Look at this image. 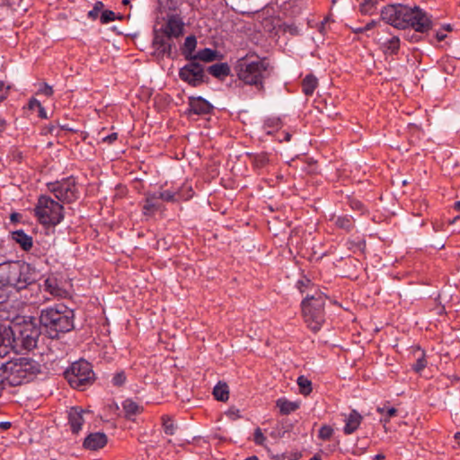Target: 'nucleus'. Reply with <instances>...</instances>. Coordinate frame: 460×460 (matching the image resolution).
Listing matches in <instances>:
<instances>
[{
    "mask_svg": "<svg viewBox=\"0 0 460 460\" xmlns=\"http://www.w3.org/2000/svg\"><path fill=\"white\" fill-rule=\"evenodd\" d=\"M381 18L393 27L402 30L411 27L423 33L431 28V21L427 13L416 5L389 4L382 9Z\"/></svg>",
    "mask_w": 460,
    "mask_h": 460,
    "instance_id": "f257e3e1",
    "label": "nucleus"
},
{
    "mask_svg": "<svg viewBox=\"0 0 460 460\" xmlns=\"http://www.w3.org/2000/svg\"><path fill=\"white\" fill-rule=\"evenodd\" d=\"M39 272L30 263L22 261H5L0 263V285L12 287L21 291L30 288L40 291V285L37 283Z\"/></svg>",
    "mask_w": 460,
    "mask_h": 460,
    "instance_id": "f03ea898",
    "label": "nucleus"
},
{
    "mask_svg": "<svg viewBox=\"0 0 460 460\" xmlns=\"http://www.w3.org/2000/svg\"><path fill=\"white\" fill-rule=\"evenodd\" d=\"M74 321V310L64 304L43 308L39 317L42 333L52 340L59 339L61 334L72 331L75 328Z\"/></svg>",
    "mask_w": 460,
    "mask_h": 460,
    "instance_id": "7ed1b4c3",
    "label": "nucleus"
},
{
    "mask_svg": "<svg viewBox=\"0 0 460 460\" xmlns=\"http://www.w3.org/2000/svg\"><path fill=\"white\" fill-rule=\"evenodd\" d=\"M40 373V365L31 358H17L2 364L0 378L9 386H18L33 380Z\"/></svg>",
    "mask_w": 460,
    "mask_h": 460,
    "instance_id": "20e7f679",
    "label": "nucleus"
},
{
    "mask_svg": "<svg viewBox=\"0 0 460 460\" xmlns=\"http://www.w3.org/2000/svg\"><path fill=\"white\" fill-rule=\"evenodd\" d=\"M238 78L246 84L263 89V80L270 75V64L266 59L246 56L240 58L235 66Z\"/></svg>",
    "mask_w": 460,
    "mask_h": 460,
    "instance_id": "39448f33",
    "label": "nucleus"
},
{
    "mask_svg": "<svg viewBox=\"0 0 460 460\" xmlns=\"http://www.w3.org/2000/svg\"><path fill=\"white\" fill-rule=\"evenodd\" d=\"M183 25L180 17L172 15L168 19L161 31H155L153 47L155 49V55L158 57L164 54L171 55L172 49L174 47L172 39L178 38L182 34Z\"/></svg>",
    "mask_w": 460,
    "mask_h": 460,
    "instance_id": "423d86ee",
    "label": "nucleus"
},
{
    "mask_svg": "<svg viewBox=\"0 0 460 460\" xmlns=\"http://www.w3.org/2000/svg\"><path fill=\"white\" fill-rule=\"evenodd\" d=\"M327 296L322 292L307 295L302 301V313L305 322L314 332H318L325 321L324 305Z\"/></svg>",
    "mask_w": 460,
    "mask_h": 460,
    "instance_id": "0eeeda50",
    "label": "nucleus"
},
{
    "mask_svg": "<svg viewBox=\"0 0 460 460\" xmlns=\"http://www.w3.org/2000/svg\"><path fill=\"white\" fill-rule=\"evenodd\" d=\"M38 221L48 226H56L64 219V207L47 195H40L33 209Z\"/></svg>",
    "mask_w": 460,
    "mask_h": 460,
    "instance_id": "6e6552de",
    "label": "nucleus"
},
{
    "mask_svg": "<svg viewBox=\"0 0 460 460\" xmlns=\"http://www.w3.org/2000/svg\"><path fill=\"white\" fill-rule=\"evenodd\" d=\"M64 375L71 387L81 391L94 381V372L92 365L84 359L74 362L65 371Z\"/></svg>",
    "mask_w": 460,
    "mask_h": 460,
    "instance_id": "1a4fd4ad",
    "label": "nucleus"
},
{
    "mask_svg": "<svg viewBox=\"0 0 460 460\" xmlns=\"http://www.w3.org/2000/svg\"><path fill=\"white\" fill-rule=\"evenodd\" d=\"M15 343L17 344V352L22 349L31 350L37 346L40 335L42 333L41 326L31 320L22 324L13 326Z\"/></svg>",
    "mask_w": 460,
    "mask_h": 460,
    "instance_id": "9d476101",
    "label": "nucleus"
},
{
    "mask_svg": "<svg viewBox=\"0 0 460 460\" xmlns=\"http://www.w3.org/2000/svg\"><path fill=\"white\" fill-rule=\"evenodd\" d=\"M47 188L58 200L63 203H73L79 199L78 184L74 176L63 178L47 183Z\"/></svg>",
    "mask_w": 460,
    "mask_h": 460,
    "instance_id": "9b49d317",
    "label": "nucleus"
},
{
    "mask_svg": "<svg viewBox=\"0 0 460 460\" xmlns=\"http://www.w3.org/2000/svg\"><path fill=\"white\" fill-rule=\"evenodd\" d=\"M189 63L179 71L180 78L191 86H198L205 81L206 74L203 66L194 59L188 60Z\"/></svg>",
    "mask_w": 460,
    "mask_h": 460,
    "instance_id": "f8f14e48",
    "label": "nucleus"
},
{
    "mask_svg": "<svg viewBox=\"0 0 460 460\" xmlns=\"http://www.w3.org/2000/svg\"><path fill=\"white\" fill-rule=\"evenodd\" d=\"M45 290L51 296L60 298H66L69 292L66 288V281L58 274H50L44 280Z\"/></svg>",
    "mask_w": 460,
    "mask_h": 460,
    "instance_id": "ddd939ff",
    "label": "nucleus"
},
{
    "mask_svg": "<svg viewBox=\"0 0 460 460\" xmlns=\"http://www.w3.org/2000/svg\"><path fill=\"white\" fill-rule=\"evenodd\" d=\"M11 350L17 352L13 327L0 325V358L7 356Z\"/></svg>",
    "mask_w": 460,
    "mask_h": 460,
    "instance_id": "4468645a",
    "label": "nucleus"
},
{
    "mask_svg": "<svg viewBox=\"0 0 460 460\" xmlns=\"http://www.w3.org/2000/svg\"><path fill=\"white\" fill-rule=\"evenodd\" d=\"M182 196L179 191L175 190H164L160 191L158 196L156 194H146V215L148 211L154 208H159V199H163L165 201H176L181 199Z\"/></svg>",
    "mask_w": 460,
    "mask_h": 460,
    "instance_id": "2eb2a0df",
    "label": "nucleus"
},
{
    "mask_svg": "<svg viewBox=\"0 0 460 460\" xmlns=\"http://www.w3.org/2000/svg\"><path fill=\"white\" fill-rule=\"evenodd\" d=\"M389 37H380L377 40L380 50L385 56H394L399 53L401 40L398 36L392 35L390 31H387Z\"/></svg>",
    "mask_w": 460,
    "mask_h": 460,
    "instance_id": "dca6fc26",
    "label": "nucleus"
},
{
    "mask_svg": "<svg viewBox=\"0 0 460 460\" xmlns=\"http://www.w3.org/2000/svg\"><path fill=\"white\" fill-rule=\"evenodd\" d=\"M107 443L108 437L104 432H92L85 437L83 447L86 450L97 451L103 448Z\"/></svg>",
    "mask_w": 460,
    "mask_h": 460,
    "instance_id": "f3484780",
    "label": "nucleus"
},
{
    "mask_svg": "<svg viewBox=\"0 0 460 460\" xmlns=\"http://www.w3.org/2000/svg\"><path fill=\"white\" fill-rule=\"evenodd\" d=\"M86 412L82 407H71L67 411L68 425L73 434H78L84 423V413Z\"/></svg>",
    "mask_w": 460,
    "mask_h": 460,
    "instance_id": "a211bd4d",
    "label": "nucleus"
},
{
    "mask_svg": "<svg viewBox=\"0 0 460 460\" xmlns=\"http://www.w3.org/2000/svg\"><path fill=\"white\" fill-rule=\"evenodd\" d=\"M189 112L197 115L209 114L213 106L202 97L189 98Z\"/></svg>",
    "mask_w": 460,
    "mask_h": 460,
    "instance_id": "6ab92c4d",
    "label": "nucleus"
},
{
    "mask_svg": "<svg viewBox=\"0 0 460 460\" xmlns=\"http://www.w3.org/2000/svg\"><path fill=\"white\" fill-rule=\"evenodd\" d=\"M362 420H363V417L356 410L350 411V412L348 415L344 414V421H345V426L343 428L344 434L350 435V434L354 433L359 427Z\"/></svg>",
    "mask_w": 460,
    "mask_h": 460,
    "instance_id": "aec40b11",
    "label": "nucleus"
},
{
    "mask_svg": "<svg viewBox=\"0 0 460 460\" xmlns=\"http://www.w3.org/2000/svg\"><path fill=\"white\" fill-rule=\"evenodd\" d=\"M12 239L20 245L21 249L29 252L33 246L32 237L23 230H15L11 233Z\"/></svg>",
    "mask_w": 460,
    "mask_h": 460,
    "instance_id": "412c9836",
    "label": "nucleus"
},
{
    "mask_svg": "<svg viewBox=\"0 0 460 460\" xmlns=\"http://www.w3.org/2000/svg\"><path fill=\"white\" fill-rule=\"evenodd\" d=\"M197 47V39L194 35H190L185 39L181 47V54L186 60L194 59L195 49Z\"/></svg>",
    "mask_w": 460,
    "mask_h": 460,
    "instance_id": "4be33fe9",
    "label": "nucleus"
},
{
    "mask_svg": "<svg viewBox=\"0 0 460 460\" xmlns=\"http://www.w3.org/2000/svg\"><path fill=\"white\" fill-rule=\"evenodd\" d=\"M208 72L214 77L224 80L230 75V66L227 63H217L208 66Z\"/></svg>",
    "mask_w": 460,
    "mask_h": 460,
    "instance_id": "5701e85b",
    "label": "nucleus"
},
{
    "mask_svg": "<svg viewBox=\"0 0 460 460\" xmlns=\"http://www.w3.org/2000/svg\"><path fill=\"white\" fill-rule=\"evenodd\" d=\"M219 54L217 50L205 48L198 51L194 56L195 61L212 62L217 59Z\"/></svg>",
    "mask_w": 460,
    "mask_h": 460,
    "instance_id": "b1692460",
    "label": "nucleus"
},
{
    "mask_svg": "<svg viewBox=\"0 0 460 460\" xmlns=\"http://www.w3.org/2000/svg\"><path fill=\"white\" fill-rule=\"evenodd\" d=\"M122 407L125 412V418L134 420V417L140 413L139 405L131 399H126L122 402Z\"/></svg>",
    "mask_w": 460,
    "mask_h": 460,
    "instance_id": "393cba45",
    "label": "nucleus"
},
{
    "mask_svg": "<svg viewBox=\"0 0 460 460\" xmlns=\"http://www.w3.org/2000/svg\"><path fill=\"white\" fill-rule=\"evenodd\" d=\"M318 85L317 78L313 75H306L302 83L303 92L305 95H312Z\"/></svg>",
    "mask_w": 460,
    "mask_h": 460,
    "instance_id": "a878e982",
    "label": "nucleus"
},
{
    "mask_svg": "<svg viewBox=\"0 0 460 460\" xmlns=\"http://www.w3.org/2000/svg\"><path fill=\"white\" fill-rule=\"evenodd\" d=\"M277 406L279 408L281 414L284 415H288L295 411L299 407V405L296 402H289L282 398L277 401Z\"/></svg>",
    "mask_w": 460,
    "mask_h": 460,
    "instance_id": "bb28decb",
    "label": "nucleus"
},
{
    "mask_svg": "<svg viewBox=\"0 0 460 460\" xmlns=\"http://www.w3.org/2000/svg\"><path fill=\"white\" fill-rule=\"evenodd\" d=\"M213 395L217 401L226 402L229 397V391L226 384L218 383L213 389Z\"/></svg>",
    "mask_w": 460,
    "mask_h": 460,
    "instance_id": "cd10ccee",
    "label": "nucleus"
},
{
    "mask_svg": "<svg viewBox=\"0 0 460 460\" xmlns=\"http://www.w3.org/2000/svg\"><path fill=\"white\" fill-rule=\"evenodd\" d=\"M335 225L339 228L349 232L354 228V220L349 216L339 217L335 221Z\"/></svg>",
    "mask_w": 460,
    "mask_h": 460,
    "instance_id": "c85d7f7f",
    "label": "nucleus"
},
{
    "mask_svg": "<svg viewBox=\"0 0 460 460\" xmlns=\"http://www.w3.org/2000/svg\"><path fill=\"white\" fill-rule=\"evenodd\" d=\"M252 164L257 169L264 168L269 163V157L265 153H260L251 155Z\"/></svg>",
    "mask_w": 460,
    "mask_h": 460,
    "instance_id": "c756f323",
    "label": "nucleus"
},
{
    "mask_svg": "<svg viewBox=\"0 0 460 460\" xmlns=\"http://www.w3.org/2000/svg\"><path fill=\"white\" fill-rule=\"evenodd\" d=\"M297 385L302 394L308 395L312 392V383L305 376H300L297 378Z\"/></svg>",
    "mask_w": 460,
    "mask_h": 460,
    "instance_id": "7c9ffc66",
    "label": "nucleus"
},
{
    "mask_svg": "<svg viewBox=\"0 0 460 460\" xmlns=\"http://www.w3.org/2000/svg\"><path fill=\"white\" fill-rule=\"evenodd\" d=\"M122 20L123 19V15H117L113 11L111 10H104L101 13V16H100V22L102 24H106V23H109L111 22H113L115 20Z\"/></svg>",
    "mask_w": 460,
    "mask_h": 460,
    "instance_id": "2f4dec72",
    "label": "nucleus"
},
{
    "mask_svg": "<svg viewBox=\"0 0 460 460\" xmlns=\"http://www.w3.org/2000/svg\"><path fill=\"white\" fill-rule=\"evenodd\" d=\"M417 353L419 354L416 359V363L413 365L412 368L415 372L420 373L427 366V360L425 358L424 351L418 349Z\"/></svg>",
    "mask_w": 460,
    "mask_h": 460,
    "instance_id": "473e14b6",
    "label": "nucleus"
},
{
    "mask_svg": "<svg viewBox=\"0 0 460 460\" xmlns=\"http://www.w3.org/2000/svg\"><path fill=\"white\" fill-rule=\"evenodd\" d=\"M162 425L164 431L166 435H173L176 429V427L172 421L168 416H163L162 417Z\"/></svg>",
    "mask_w": 460,
    "mask_h": 460,
    "instance_id": "72a5a7b5",
    "label": "nucleus"
},
{
    "mask_svg": "<svg viewBox=\"0 0 460 460\" xmlns=\"http://www.w3.org/2000/svg\"><path fill=\"white\" fill-rule=\"evenodd\" d=\"M103 6L104 4L102 1L95 2V4H93V8L88 12V18L92 20L97 19L99 16V13L102 10Z\"/></svg>",
    "mask_w": 460,
    "mask_h": 460,
    "instance_id": "f704fd0d",
    "label": "nucleus"
},
{
    "mask_svg": "<svg viewBox=\"0 0 460 460\" xmlns=\"http://www.w3.org/2000/svg\"><path fill=\"white\" fill-rule=\"evenodd\" d=\"M333 434V429L331 426L323 425L319 430V438L323 440H328Z\"/></svg>",
    "mask_w": 460,
    "mask_h": 460,
    "instance_id": "c9c22d12",
    "label": "nucleus"
},
{
    "mask_svg": "<svg viewBox=\"0 0 460 460\" xmlns=\"http://www.w3.org/2000/svg\"><path fill=\"white\" fill-rule=\"evenodd\" d=\"M125 381L126 375L123 371H121L114 375L111 382L115 386H121L122 385H124Z\"/></svg>",
    "mask_w": 460,
    "mask_h": 460,
    "instance_id": "e433bc0d",
    "label": "nucleus"
},
{
    "mask_svg": "<svg viewBox=\"0 0 460 460\" xmlns=\"http://www.w3.org/2000/svg\"><path fill=\"white\" fill-rule=\"evenodd\" d=\"M10 157L12 158V160L17 162L18 164H21L23 160L22 152L16 147H13L11 149Z\"/></svg>",
    "mask_w": 460,
    "mask_h": 460,
    "instance_id": "4c0bfd02",
    "label": "nucleus"
},
{
    "mask_svg": "<svg viewBox=\"0 0 460 460\" xmlns=\"http://www.w3.org/2000/svg\"><path fill=\"white\" fill-rule=\"evenodd\" d=\"M376 3L377 0H364L360 5V11L364 13H367L376 5Z\"/></svg>",
    "mask_w": 460,
    "mask_h": 460,
    "instance_id": "58836bf2",
    "label": "nucleus"
},
{
    "mask_svg": "<svg viewBox=\"0 0 460 460\" xmlns=\"http://www.w3.org/2000/svg\"><path fill=\"white\" fill-rule=\"evenodd\" d=\"M265 439H266V438L262 434L261 429L260 428L256 429L255 432H254V442L257 445H262L263 442L265 441Z\"/></svg>",
    "mask_w": 460,
    "mask_h": 460,
    "instance_id": "ea45409f",
    "label": "nucleus"
},
{
    "mask_svg": "<svg viewBox=\"0 0 460 460\" xmlns=\"http://www.w3.org/2000/svg\"><path fill=\"white\" fill-rule=\"evenodd\" d=\"M9 89L10 86H5L4 82L0 81V102L7 98Z\"/></svg>",
    "mask_w": 460,
    "mask_h": 460,
    "instance_id": "a19ab883",
    "label": "nucleus"
},
{
    "mask_svg": "<svg viewBox=\"0 0 460 460\" xmlns=\"http://www.w3.org/2000/svg\"><path fill=\"white\" fill-rule=\"evenodd\" d=\"M39 92L48 97L53 94V89L47 83H44L43 85L40 88Z\"/></svg>",
    "mask_w": 460,
    "mask_h": 460,
    "instance_id": "79ce46f5",
    "label": "nucleus"
},
{
    "mask_svg": "<svg viewBox=\"0 0 460 460\" xmlns=\"http://www.w3.org/2000/svg\"><path fill=\"white\" fill-rule=\"evenodd\" d=\"M396 413H397V410L395 408L392 407V408L387 409L385 411V417L384 419H381V421H383L385 423L388 422L389 419L391 417L395 416Z\"/></svg>",
    "mask_w": 460,
    "mask_h": 460,
    "instance_id": "37998d69",
    "label": "nucleus"
},
{
    "mask_svg": "<svg viewBox=\"0 0 460 460\" xmlns=\"http://www.w3.org/2000/svg\"><path fill=\"white\" fill-rule=\"evenodd\" d=\"M416 31L412 33L411 32H406L405 35H404V38L409 40V41H411V42H418L420 40V36L416 34Z\"/></svg>",
    "mask_w": 460,
    "mask_h": 460,
    "instance_id": "c03bdc74",
    "label": "nucleus"
},
{
    "mask_svg": "<svg viewBox=\"0 0 460 460\" xmlns=\"http://www.w3.org/2000/svg\"><path fill=\"white\" fill-rule=\"evenodd\" d=\"M57 125H54V124H49L48 126H45L43 128H42V131H41V134L42 135H53L54 132L57 130Z\"/></svg>",
    "mask_w": 460,
    "mask_h": 460,
    "instance_id": "a18cd8bd",
    "label": "nucleus"
},
{
    "mask_svg": "<svg viewBox=\"0 0 460 460\" xmlns=\"http://www.w3.org/2000/svg\"><path fill=\"white\" fill-rule=\"evenodd\" d=\"M117 138H118V134L114 132L106 137H103L102 142L108 143L109 145H111V144L114 143V141H116Z\"/></svg>",
    "mask_w": 460,
    "mask_h": 460,
    "instance_id": "49530a36",
    "label": "nucleus"
},
{
    "mask_svg": "<svg viewBox=\"0 0 460 460\" xmlns=\"http://www.w3.org/2000/svg\"><path fill=\"white\" fill-rule=\"evenodd\" d=\"M41 103L36 99V98H31L28 102V109L29 110H35L38 107H40Z\"/></svg>",
    "mask_w": 460,
    "mask_h": 460,
    "instance_id": "de8ad7c7",
    "label": "nucleus"
},
{
    "mask_svg": "<svg viewBox=\"0 0 460 460\" xmlns=\"http://www.w3.org/2000/svg\"><path fill=\"white\" fill-rule=\"evenodd\" d=\"M37 110H38V116L40 119H47L48 118L47 112L45 111V108L42 105L38 107Z\"/></svg>",
    "mask_w": 460,
    "mask_h": 460,
    "instance_id": "09e8293b",
    "label": "nucleus"
},
{
    "mask_svg": "<svg viewBox=\"0 0 460 460\" xmlns=\"http://www.w3.org/2000/svg\"><path fill=\"white\" fill-rule=\"evenodd\" d=\"M21 218H22V215L17 212H13L10 216V220H11V222H13V223L19 222Z\"/></svg>",
    "mask_w": 460,
    "mask_h": 460,
    "instance_id": "8fccbe9b",
    "label": "nucleus"
},
{
    "mask_svg": "<svg viewBox=\"0 0 460 460\" xmlns=\"http://www.w3.org/2000/svg\"><path fill=\"white\" fill-rule=\"evenodd\" d=\"M12 427V423L10 421H2L0 422V429L6 430Z\"/></svg>",
    "mask_w": 460,
    "mask_h": 460,
    "instance_id": "3c124183",
    "label": "nucleus"
},
{
    "mask_svg": "<svg viewBox=\"0 0 460 460\" xmlns=\"http://www.w3.org/2000/svg\"><path fill=\"white\" fill-rule=\"evenodd\" d=\"M436 38L438 41H442L447 38V34L441 31H437Z\"/></svg>",
    "mask_w": 460,
    "mask_h": 460,
    "instance_id": "603ef678",
    "label": "nucleus"
},
{
    "mask_svg": "<svg viewBox=\"0 0 460 460\" xmlns=\"http://www.w3.org/2000/svg\"><path fill=\"white\" fill-rule=\"evenodd\" d=\"M376 24V22L375 21H371L370 22L367 23L366 26L361 29V31H369L374 28Z\"/></svg>",
    "mask_w": 460,
    "mask_h": 460,
    "instance_id": "864d4df0",
    "label": "nucleus"
},
{
    "mask_svg": "<svg viewBox=\"0 0 460 460\" xmlns=\"http://www.w3.org/2000/svg\"><path fill=\"white\" fill-rule=\"evenodd\" d=\"M58 127L60 128V129H61V130L70 131V132H76V130H75V129H73V128H69V126H68V125H66H66H60V126H58Z\"/></svg>",
    "mask_w": 460,
    "mask_h": 460,
    "instance_id": "5fc2aeb1",
    "label": "nucleus"
},
{
    "mask_svg": "<svg viewBox=\"0 0 460 460\" xmlns=\"http://www.w3.org/2000/svg\"><path fill=\"white\" fill-rule=\"evenodd\" d=\"M6 127V120L3 118H0V128L4 132Z\"/></svg>",
    "mask_w": 460,
    "mask_h": 460,
    "instance_id": "6e6d98bb",
    "label": "nucleus"
},
{
    "mask_svg": "<svg viewBox=\"0 0 460 460\" xmlns=\"http://www.w3.org/2000/svg\"><path fill=\"white\" fill-rule=\"evenodd\" d=\"M328 22V19L326 18V19H324V21H323V22H321V25H320L319 31H320L322 33H323V31H324L325 22Z\"/></svg>",
    "mask_w": 460,
    "mask_h": 460,
    "instance_id": "4d7b16f0",
    "label": "nucleus"
},
{
    "mask_svg": "<svg viewBox=\"0 0 460 460\" xmlns=\"http://www.w3.org/2000/svg\"><path fill=\"white\" fill-rule=\"evenodd\" d=\"M385 456L384 454H377L374 456V460H384Z\"/></svg>",
    "mask_w": 460,
    "mask_h": 460,
    "instance_id": "13d9d810",
    "label": "nucleus"
},
{
    "mask_svg": "<svg viewBox=\"0 0 460 460\" xmlns=\"http://www.w3.org/2000/svg\"><path fill=\"white\" fill-rule=\"evenodd\" d=\"M377 411H378L379 413H381V414H385V411H386V410H385V407H378V408H377Z\"/></svg>",
    "mask_w": 460,
    "mask_h": 460,
    "instance_id": "bf43d9fd",
    "label": "nucleus"
},
{
    "mask_svg": "<svg viewBox=\"0 0 460 460\" xmlns=\"http://www.w3.org/2000/svg\"><path fill=\"white\" fill-rule=\"evenodd\" d=\"M7 296L4 295H0V305L6 301Z\"/></svg>",
    "mask_w": 460,
    "mask_h": 460,
    "instance_id": "052dcab7",
    "label": "nucleus"
},
{
    "mask_svg": "<svg viewBox=\"0 0 460 460\" xmlns=\"http://www.w3.org/2000/svg\"><path fill=\"white\" fill-rule=\"evenodd\" d=\"M456 210L460 211V201H456L454 205Z\"/></svg>",
    "mask_w": 460,
    "mask_h": 460,
    "instance_id": "680f3d73",
    "label": "nucleus"
},
{
    "mask_svg": "<svg viewBox=\"0 0 460 460\" xmlns=\"http://www.w3.org/2000/svg\"><path fill=\"white\" fill-rule=\"evenodd\" d=\"M310 460H322L321 456L318 455L314 456Z\"/></svg>",
    "mask_w": 460,
    "mask_h": 460,
    "instance_id": "e2e57ef3",
    "label": "nucleus"
},
{
    "mask_svg": "<svg viewBox=\"0 0 460 460\" xmlns=\"http://www.w3.org/2000/svg\"><path fill=\"white\" fill-rule=\"evenodd\" d=\"M244 460H259L257 456H250V457H247L246 459Z\"/></svg>",
    "mask_w": 460,
    "mask_h": 460,
    "instance_id": "0e129e2a",
    "label": "nucleus"
},
{
    "mask_svg": "<svg viewBox=\"0 0 460 460\" xmlns=\"http://www.w3.org/2000/svg\"><path fill=\"white\" fill-rule=\"evenodd\" d=\"M455 438L460 440V432L456 433Z\"/></svg>",
    "mask_w": 460,
    "mask_h": 460,
    "instance_id": "69168bd1",
    "label": "nucleus"
},
{
    "mask_svg": "<svg viewBox=\"0 0 460 460\" xmlns=\"http://www.w3.org/2000/svg\"><path fill=\"white\" fill-rule=\"evenodd\" d=\"M446 31H450L452 30L450 24H447L445 28H444Z\"/></svg>",
    "mask_w": 460,
    "mask_h": 460,
    "instance_id": "338daca9",
    "label": "nucleus"
},
{
    "mask_svg": "<svg viewBox=\"0 0 460 460\" xmlns=\"http://www.w3.org/2000/svg\"><path fill=\"white\" fill-rule=\"evenodd\" d=\"M460 217H456L452 221H449L450 224H454Z\"/></svg>",
    "mask_w": 460,
    "mask_h": 460,
    "instance_id": "774afa93",
    "label": "nucleus"
}]
</instances>
